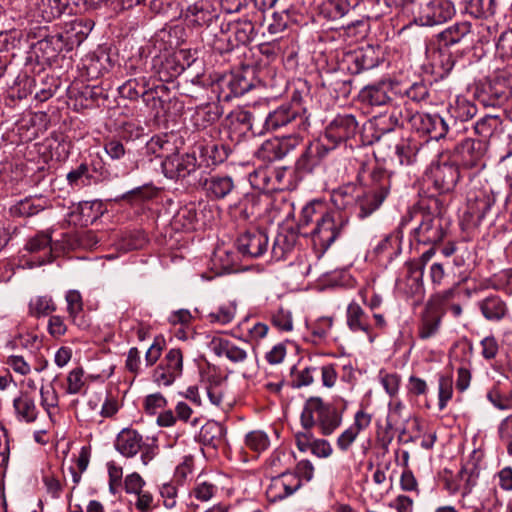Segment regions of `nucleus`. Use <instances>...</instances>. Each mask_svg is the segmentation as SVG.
<instances>
[{"instance_id":"nucleus-1","label":"nucleus","mask_w":512,"mask_h":512,"mask_svg":"<svg viewBox=\"0 0 512 512\" xmlns=\"http://www.w3.org/2000/svg\"><path fill=\"white\" fill-rule=\"evenodd\" d=\"M443 211L444 206L439 198L422 199L403 216L400 227L415 221L418 225L413 229L414 240L424 245H436L443 240L447 231Z\"/></svg>"},{"instance_id":"nucleus-2","label":"nucleus","mask_w":512,"mask_h":512,"mask_svg":"<svg viewBox=\"0 0 512 512\" xmlns=\"http://www.w3.org/2000/svg\"><path fill=\"white\" fill-rule=\"evenodd\" d=\"M344 410L345 406L338 409L320 397H310L300 416L301 425L305 430L317 427L322 435L329 436L341 426Z\"/></svg>"},{"instance_id":"nucleus-3","label":"nucleus","mask_w":512,"mask_h":512,"mask_svg":"<svg viewBox=\"0 0 512 512\" xmlns=\"http://www.w3.org/2000/svg\"><path fill=\"white\" fill-rule=\"evenodd\" d=\"M390 174L379 167L370 172V182L360 186L358 204L360 218H365L376 211L390 192Z\"/></svg>"},{"instance_id":"nucleus-4","label":"nucleus","mask_w":512,"mask_h":512,"mask_svg":"<svg viewBox=\"0 0 512 512\" xmlns=\"http://www.w3.org/2000/svg\"><path fill=\"white\" fill-rule=\"evenodd\" d=\"M219 135L217 127H208L202 134L197 135L194 130V148L198 151V157L194 154V166L197 164L198 168L210 169L226 160L228 153L219 142Z\"/></svg>"},{"instance_id":"nucleus-5","label":"nucleus","mask_w":512,"mask_h":512,"mask_svg":"<svg viewBox=\"0 0 512 512\" xmlns=\"http://www.w3.org/2000/svg\"><path fill=\"white\" fill-rule=\"evenodd\" d=\"M407 122L412 130L420 135L428 136L431 140L453 138V125L450 120L439 114L424 112L412 113L406 109Z\"/></svg>"},{"instance_id":"nucleus-6","label":"nucleus","mask_w":512,"mask_h":512,"mask_svg":"<svg viewBox=\"0 0 512 512\" xmlns=\"http://www.w3.org/2000/svg\"><path fill=\"white\" fill-rule=\"evenodd\" d=\"M412 10L413 22L420 26H436L451 20L455 6L451 0H418Z\"/></svg>"},{"instance_id":"nucleus-7","label":"nucleus","mask_w":512,"mask_h":512,"mask_svg":"<svg viewBox=\"0 0 512 512\" xmlns=\"http://www.w3.org/2000/svg\"><path fill=\"white\" fill-rule=\"evenodd\" d=\"M451 295L452 291L448 290L432 296L427 301L417 326V335L421 340H428L438 334L445 313L444 303Z\"/></svg>"},{"instance_id":"nucleus-8","label":"nucleus","mask_w":512,"mask_h":512,"mask_svg":"<svg viewBox=\"0 0 512 512\" xmlns=\"http://www.w3.org/2000/svg\"><path fill=\"white\" fill-rule=\"evenodd\" d=\"M347 223L348 220L339 212L328 211L317 225L304 234H309L313 244L326 251L341 236Z\"/></svg>"},{"instance_id":"nucleus-9","label":"nucleus","mask_w":512,"mask_h":512,"mask_svg":"<svg viewBox=\"0 0 512 512\" xmlns=\"http://www.w3.org/2000/svg\"><path fill=\"white\" fill-rule=\"evenodd\" d=\"M198 352L210 349L215 355L221 357L225 356L230 362L234 364H243L248 359V351L245 346H248V341H243L239 345L226 338H221L214 335H199L197 339Z\"/></svg>"},{"instance_id":"nucleus-10","label":"nucleus","mask_w":512,"mask_h":512,"mask_svg":"<svg viewBox=\"0 0 512 512\" xmlns=\"http://www.w3.org/2000/svg\"><path fill=\"white\" fill-rule=\"evenodd\" d=\"M309 125V115H300L298 108L294 109L293 106L285 104L271 111L263 119V130L266 131H276L284 127L306 131Z\"/></svg>"},{"instance_id":"nucleus-11","label":"nucleus","mask_w":512,"mask_h":512,"mask_svg":"<svg viewBox=\"0 0 512 512\" xmlns=\"http://www.w3.org/2000/svg\"><path fill=\"white\" fill-rule=\"evenodd\" d=\"M358 122L352 114H338L325 128L320 138L334 151L342 143L355 137Z\"/></svg>"},{"instance_id":"nucleus-12","label":"nucleus","mask_w":512,"mask_h":512,"mask_svg":"<svg viewBox=\"0 0 512 512\" xmlns=\"http://www.w3.org/2000/svg\"><path fill=\"white\" fill-rule=\"evenodd\" d=\"M487 147L488 142L484 140L466 138L454 148L453 160L464 169L481 167Z\"/></svg>"},{"instance_id":"nucleus-13","label":"nucleus","mask_w":512,"mask_h":512,"mask_svg":"<svg viewBox=\"0 0 512 512\" xmlns=\"http://www.w3.org/2000/svg\"><path fill=\"white\" fill-rule=\"evenodd\" d=\"M302 142V137L293 132L283 137H274L262 143L256 155L266 162H273L283 159L286 155L296 149Z\"/></svg>"},{"instance_id":"nucleus-14","label":"nucleus","mask_w":512,"mask_h":512,"mask_svg":"<svg viewBox=\"0 0 512 512\" xmlns=\"http://www.w3.org/2000/svg\"><path fill=\"white\" fill-rule=\"evenodd\" d=\"M251 74L249 69L235 71L225 74L218 79V89L220 90V98L229 102L235 97H240L253 87V79L248 78Z\"/></svg>"},{"instance_id":"nucleus-15","label":"nucleus","mask_w":512,"mask_h":512,"mask_svg":"<svg viewBox=\"0 0 512 512\" xmlns=\"http://www.w3.org/2000/svg\"><path fill=\"white\" fill-rule=\"evenodd\" d=\"M382 59V52L379 47L366 45L344 56V63L351 74H359L377 67Z\"/></svg>"},{"instance_id":"nucleus-16","label":"nucleus","mask_w":512,"mask_h":512,"mask_svg":"<svg viewBox=\"0 0 512 512\" xmlns=\"http://www.w3.org/2000/svg\"><path fill=\"white\" fill-rule=\"evenodd\" d=\"M199 386L194 387V404L201 403V390L214 405L222 401V378L217 374L215 367L207 365L199 368Z\"/></svg>"},{"instance_id":"nucleus-17","label":"nucleus","mask_w":512,"mask_h":512,"mask_svg":"<svg viewBox=\"0 0 512 512\" xmlns=\"http://www.w3.org/2000/svg\"><path fill=\"white\" fill-rule=\"evenodd\" d=\"M333 151L320 137L310 142L295 162L298 173H312Z\"/></svg>"},{"instance_id":"nucleus-18","label":"nucleus","mask_w":512,"mask_h":512,"mask_svg":"<svg viewBox=\"0 0 512 512\" xmlns=\"http://www.w3.org/2000/svg\"><path fill=\"white\" fill-rule=\"evenodd\" d=\"M216 100H222L218 89V79H214L205 71L201 73L197 71L194 76V103L196 106L209 107L216 105Z\"/></svg>"},{"instance_id":"nucleus-19","label":"nucleus","mask_w":512,"mask_h":512,"mask_svg":"<svg viewBox=\"0 0 512 512\" xmlns=\"http://www.w3.org/2000/svg\"><path fill=\"white\" fill-rule=\"evenodd\" d=\"M430 178L439 193L451 192L460 179V167L454 160L439 163L431 169Z\"/></svg>"},{"instance_id":"nucleus-20","label":"nucleus","mask_w":512,"mask_h":512,"mask_svg":"<svg viewBox=\"0 0 512 512\" xmlns=\"http://www.w3.org/2000/svg\"><path fill=\"white\" fill-rule=\"evenodd\" d=\"M236 247L244 258L260 257L267 250L268 236L262 230H248L237 238Z\"/></svg>"},{"instance_id":"nucleus-21","label":"nucleus","mask_w":512,"mask_h":512,"mask_svg":"<svg viewBox=\"0 0 512 512\" xmlns=\"http://www.w3.org/2000/svg\"><path fill=\"white\" fill-rule=\"evenodd\" d=\"M234 188V182L230 176L199 175L194 190L202 191L207 197L222 199Z\"/></svg>"},{"instance_id":"nucleus-22","label":"nucleus","mask_w":512,"mask_h":512,"mask_svg":"<svg viewBox=\"0 0 512 512\" xmlns=\"http://www.w3.org/2000/svg\"><path fill=\"white\" fill-rule=\"evenodd\" d=\"M215 12L216 10L211 0H196L194 2V25H206V27L199 33L201 41L204 43V47H212L214 33L210 31L209 27L210 23L216 17Z\"/></svg>"},{"instance_id":"nucleus-23","label":"nucleus","mask_w":512,"mask_h":512,"mask_svg":"<svg viewBox=\"0 0 512 512\" xmlns=\"http://www.w3.org/2000/svg\"><path fill=\"white\" fill-rule=\"evenodd\" d=\"M299 490V480L289 472H283L273 477L266 489V495L270 502L281 501Z\"/></svg>"},{"instance_id":"nucleus-24","label":"nucleus","mask_w":512,"mask_h":512,"mask_svg":"<svg viewBox=\"0 0 512 512\" xmlns=\"http://www.w3.org/2000/svg\"><path fill=\"white\" fill-rule=\"evenodd\" d=\"M222 438V427L215 421H208L202 425L195 439L200 444V452L204 459L215 455V451Z\"/></svg>"},{"instance_id":"nucleus-25","label":"nucleus","mask_w":512,"mask_h":512,"mask_svg":"<svg viewBox=\"0 0 512 512\" xmlns=\"http://www.w3.org/2000/svg\"><path fill=\"white\" fill-rule=\"evenodd\" d=\"M507 88L500 79L489 80L477 89V97L484 106H499L508 98Z\"/></svg>"},{"instance_id":"nucleus-26","label":"nucleus","mask_w":512,"mask_h":512,"mask_svg":"<svg viewBox=\"0 0 512 512\" xmlns=\"http://www.w3.org/2000/svg\"><path fill=\"white\" fill-rule=\"evenodd\" d=\"M393 83L389 80L367 85L360 91L362 102L371 106H383L391 101Z\"/></svg>"},{"instance_id":"nucleus-27","label":"nucleus","mask_w":512,"mask_h":512,"mask_svg":"<svg viewBox=\"0 0 512 512\" xmlns=\"http://www.w3.org/2000/svg\"><path fill=\"white\" fill-rule=\"evenodd\" d=\"M143 437L136 430L122 429L115 439V449L124 457L132 458L142 451Z\"/></svg>"},{"instance_id":"nucleus-28","label":"nucleus","mask_w":512,"mask_h":512,"mask_svg":"<svg viewBox=\"0 0 512 512\" xmlns=\"http://www.w3.org/2000/svg\"><path fill=\"white\" fill-rule=\"evenodd\" d=\"M472 25L470 22H457L445 30L441 31L437 37L439 43L444 47H450L455 44L463 43L470 38L472 34Z\"/></svg>"},{"instance_id":"nucleus-29","label":"nucleus","mask_w":512,"mask_h":512,"mask_svg":"<svg viewBox=\"0 0 512 512\" xmlns=\"http://www.w3.org/2000/svg\"><path fill=\"white\" fill-rule=\"evenodd\" d=\"M190 164L191 160L188 154H173L167 156L162 162V169L164 174L171 179L186 178L191 172Z\"/></svg>"},{"instance_id":"nucleus-30","label":"nucleus","mask_w":512,"mask_h":512,"mask_svg":"<svg viewBox=\"0 0 512 512\" xmlns=\"http://www.w3.org/2000/svg\"><path fill=\"white\" fill-rule=\"evenodd\" d=\"M13 407L19 421L25 423H33L36 421L39 412L34 398L28 392H21L20 395L13 400Z\"/></svg>"},{"instance_id":"nucleus-31","label":"nucleus","mask_w":512,"mask_h":512,"mask_svg":"<svg viewBox=\"0 0 512 512\" xmlns=\"http://www.w3.org/2000/svg\"><path fill=\"white\" fill-rule=\"evenodd\" d=\"M67 313L72 324L80 329L89 327V321L83 315V300L79 291L69 290L66 293Z\"/></svg>"},{"instance_id":"nucleus-32","label":"nucleus","mask_w":512,"mask_h":512,"mask_svg":"<svg viewBox=\"0 0 512 512\" xmlns=\"http://www.w3.org/2000/svg\"><path fill=\"white\" fill-rule=\"evenodd\" d=\"M360 186L354 183H347L333 190L331 201L339 210H345L352 206H357Z\"/></svg>"},{"instance_id":"nucleus-33","label":"nucleus","mask_w":512,"mask_h":512,"mask_svg":"<svg viewBox=\"0 0 512 512\" xmlns=\"http://www.w3.org/2000/svg\"><path fill=\"white\" fill-rule=\"evenodd\" d=\"M395 154L401 165H411L422 160V145L412 139H401L396 144Z\"/></svg>"},{"instance_id":"nucleus-34","label":"nucleus","mask_w":512,"mask_h":512,"mask_svg":"<svg viewBox=\"0 0 512 512\" xmlns=\"http://www.w3.org/2000/svg\"><path fill=\"white\" fill-rule=\"evenodd\" d=\"M477 107L474 103L464 98H458L454 105L449 108V118L453 125V137L457 132V122H466L472 119L477 114Z\"/></svg>"},{"instance_id":"nucleus-35","label":"nucleus","mask_w":512,"mask_h":512,"mask_svg":"<svg viewBox=\"0 0 512 512\" xmlns=\"http://www.w3.org/2000/svg\"><path fill=\"white\" fill-rule=\"evenodd\" d=\"M406 269V293L415 296L423 293V264L421 261H409Z\"/></svg>"},{"instance_id":"nucleus-36","label":"nucleus","mask_w":512,"mask_h":512,"mask_svg":"<svg viewBox=\"0 0 512 512\" xmlns=\"http://www.w3.org/2000/svg\"><path fill=\"white\" fill-rule=\"evenodd\" d=\"M479 308L483 316L490 321H500L508 312L506 303L498 295H490L483 299L479 303Z\"/></svg>"},{"instance_id":"nucleus-37","label":"nucleus","mask_w":512,"mask_h":512,"mask_svg":"<svg viewBox=\"0 0 512 512\" xmlns=\"http://www.w3.org/2000/svg\"><path fill=\"white\" fill-rule=\"evenodd\" d=\"M51 236L47 233H38L31 238L26 244V249L30 253H41L38 257V265H43L51 262L52 251H51Z\"/></svg>"},{"instance_id":"nucleus-38","label":"nucleus","mask_w":512,"mask_h":512,"mask_svg":"<svg viewBox=\"0 0 512 512\" xmlns=\"http://www.w3.org/2000/svg\"><path fill=\"white\" fill-rule=\"evenodd\" d=\"M325 204L322 201H312L306 204L300 214L298 227L299 229H306L310 225H317L328 212Z\"/></svg>"},{"instance_id":"nucleus-39","label":"nucleus","mask_w":512,"mask_h":512,"mask_svg":"<svg viewBox=\"0 0 512 512\" xmlns=\"http://www.w3.org/2000/svg\"><path fill=\"white\" fill-rule=\"evenodd\" d=\"M217 105L195 106L194 111V130L197 134H202L208 127H216L215 121L218 119Z\"/></svg>"},{"instance_id":"nucleus-40","label":"nucleus","mask_w":512,"mask_h":512,"mask_svg":"<svg viewBox=\"0 0 512 512\" xmlns=\"http://www.w3.org/2000/svg\"><path fill=\"white\" fill-rule=\"evenodd\" d=\"M347 325L353 332L370 333L371 326L368 321V316L356 302H351L347 307Z\"/></svg>"},{"instance_id":"nucleus-41","label":"nucleus","mask_w":512,"mask_h":512,"mask_svg":"<svg viewBox=\"0 0 512 512\" xmlns=\"http://www.w3.org/2000/svg\"><path fill=\"white\" fill-rule=\"evenodd\" d=\"M88 377L82 367L73 368L67 375L65 392L70 395L85 394Z\"/></svg>"},{"instance_id":"nucleus-42","label":"nucleus","mask_w":512,"mask_h":512,"mask_svg":"<svg viewBox=\"0 0 512 512\" xmlns=\"http://www.w3.org/2000/svg\"><path fill=\"white\" fill-rule=\"evenodd\" d=\"M238 254V251L219 248L214 254V264H219L223 273L238 272L241 269Z\"/></svg>"},{"instance_id":"nucleus-43","label":"nucleus","mask_w":512,"mask_h":512,"mask_svg":"<svg viewBox=\"0 0 512 512\" xmlns=\"http://www.w3.org/2000/svg\"><path fill=\"white\" fill-rule=\"evenodd\" d=\"M502 119L498 115L487 114L474 124L475 133L481 137L480 140L488 142V139L501 127Z\"/></svg>"},{"instance_id":"nucleus-44","label":"nucleus","mask_w":512,"mask_h":512,"mask_svg":"<svg viewBox=\"0 0 512 512\" xmlns=\"http://www.w3.org/2000/svg\"><path fill=\"white\" fill-rule=\"evenodd\" d=\"M260 197L255 193H247L235 205V213L243 220H250L259 212Z\"/></svg>"},{"instance_id":"nucleus-45","label":"nucleus","mask_w":512,"mask_h":512,"mask_svg":"<svg viewBox=\"0 0 512 512\" xmlns=\"http://www.w3.org/2000/svg\"><path fill=\"white\" fill-rule=\"evenodd\" d=\"M465 12L474 18H487L496 12L495 0H465Z\"/></svg>"},{"instance_id":"nucleus-46","label":"nucleus","mask_w":512,"mask_h":512,"mask_svg":"<svg viewBox=\"0 0 512 512\" xmlns=\"http://www.w3.org/2000/svg\"><path fill=\"white\" fill-rule=\"evenodd\" d=\"M494 203L495 200L490 195L482 194L476 197L475 202L469 206L468 210V213L474 219L475 225H480Z\"/></svg>"},{"instance_id":"nucleus-47","label":"nucleus","mask_w":512,"mask_h":512,"mask_svg":"<svg viewBox=\"0 0 512 512\" xmlns=\"http://www.w3.org/2000/svg\"><path fill=\"white\" fill-rule=\"evenodd\" d=\"M192 315L188 309H179L173 312L169 317V323L176 327L175 336L180 340H186L188 338L187 330L190 327V321Z\"/></svg>"},{"instance_id":"nucleus-48","label":"nucleus","mask_w":512,"mask_h":512,"mask_svg":"<svg viewBox=\"0 0 512 512\" xmlns=\"http://www.w3.org/2000/svg\"><path fill=\"white\" fill-rule=\"evenodd\" d=\"M44 209L41 199L38 198H25L11 207L10 211L13 216L17 217H30L36 215Z\"/></svg>"},{"instance_id":"nucleus-49","label":"nucleus","mask_w":512,"mask_h":512,"mask_svg":"<svg viewBox=\"0 0 512 512\" xmlns=\"http://www.w3.org/2000/svg\"><path fill=\"white\" fill-rule=\"evenodd\" d=\"M233 34L235 36V40L237 45H247L249 44L255 34V28L252 21L248 19L237 20L232 24Z\"/></svg>"},{"instance_id":"nucleus-50","label":"nucleus","mask_w":512,"mask_h":512,"mask_svg":"<svg viewBox=\"0 0 512 512\" xmlns=\"http://www.w3.org/2000/svg\"><path fill=\"white\" fill-rule=\"evenodd\" d=\"M56 310V305L49 296H37L29 303V312L35 317L51 314Z\"/></svg>"},{"instance_id":"nucleus-51","label":"nucleus","mask_w":512,"mask_h":512,"mask_svg":"<svg viewBox=\"0 0 512 512\" xmlns=\"http://www.w3.org/2000/svg\"><path fill=\"white\" fill-rule=\"evenodd\" d=\"M272 325L282 332L293 330V317L291 311L280 307L270 315Z\"/></svg>"},{"instance_id":"nucleus-52","label":"nucleus","mask_w":512,"mask_h":512,"mask_svg":"<svg viewBox=\"0 0 512 512\" xmlns=\"http://www.w3.org/2000/svg\"><path fill=\"white\" fill-rule=\"evenodd\" d=\"M45 2V0H42ZM47 7L42 10V16L46 21L60 17L62 14L71 13L69 0H46Z\"/></svg>"},{"instance_id":"nucleus-53","label":"nucleus","mask_w":512,"mask_h":512,"mask_svg":"<svg viewBox=\"0 0 512 512\" xmlns=\"http://www.w3.org/2000/svg\"><path fill=\"white\" fill-rule=\"evenodd\" d=\"M351 8H353V5L349 0H327L323 11L330 19L335 20L345 16Z\"/></svg>"},{"instance_id":"nucleus-54","label":"nucleus","mask_w":512,"mask_h":512,"mask_svg":"<svg viewBox=\"0 0 512 512\" xmlns=\"http://www.w3.org/2000/svg\"><path fill=\"white\" fill-rule=\"evenodd\" d=\"M245 444L255 452H262L269 447L270 440L264 431L254 430L246 435Z\"/></svg>"},{"instance_id":"nucleus-55","label":"nucleus","mask_w":512,"mask_h":512,"mask_svg":"<svg viewBox=\"0 0 512 512\" xmlns=\"http://www.w3.org/2000/svg\"><path fill=\"white\" fill-rule=\"evenodd\" d=\"M235 315L236 305L234 303H229L227 305L220 306L216 312L209 313L208 318L211 323L226 325L233 321Z\"/></svg>"},{"instance_id":"nucleus-56","label":"nucleus","mask_w":512,"mask_h":512,"mask_svg":"<svg viewBox=\"0 0 512 512\" xmlns=\"http://www.w3.org/2000/svg\"><path fill=\"white\" fill-rule=\"evenodd\" d=\"M40 403L42 408L50 415L51 410L58 407L59 395L52 385L40 388Z\"/></svg>"},{"instance_id":"nucleus-57","label":"nucleus","mask_w":512,"mask_h":512,"mask_svg":"<svg viewBox=\"0 0 512 512\" xmlns=\"http://www.w3.org/2000/svg\"><path fill=\"white\" fill-rule=\"evenodd\" d=\"M170 150H172L171 144L166 139V136L152 137L146 144L147 154L154 155L157 158H166L165 153Z\"/></svg>"},{"instance_id":"nucleus-58","label":"nucleus","mask_w":512,"mask_h":512,"mask_svg":"<svg viewBox=\"0 0 512 512\" xmlns=\"http://www.w3.org/2000/svg\"><path fill=\"white\" fill-rule=\"evenodd\" d=\"M237 120L238 122L245 124L248 130L252 131L254 134H261L263 132V119L253 111H240L237 114Z\"/></svg>"},{"instance_id":"nucleus-59","label":"nucleus","mask_w":512,"mask_h":512,"mask_svg":"<svg viewBox=\"0 0 512 512\" xmlns=\"http://www.w3.org/2000/svg\"><path fill=\"white\" fill-rule=\"evenodd\" d=\"M164 367L178 377L182 372V353L179 349H171L162 362Z\"/></svg>"},{"instance_id":"nucleus-60","label":"nucleus","mask_w":512,"mask_h":512,"mask_svg":"<svg viewBox=\"0 0 512 512\" xmlns=\"http://www.w3.org/2000/svg\"><path fill=\"white\" fill-rule=\"evenodd\" d=\"M197 485L194 488V496L201 501H208L217 491V487L208 480H203L201 475L196 479Z\"/></svg>"},{"instance_id":"nucleus-61","label":"nucleus","mask_w":512,"mask_h":512,"mask_svg":"<svg viewBox=\"0 0 512 512\" xmlns=\"http://www.w3.org/2000/svg\"><path fill=\"white\" fill-rule=\"evenodd\" d=\"M291 475L296 476L299 480V489L302 487V483L309 482L314 477V466L309 460L299 461L293 472H289Z\"/></svg>"},{"instance_id":"nucleus-62","label":"nucleus","mask_w":512,"mask_h":512,"mask_svg":"<svg viewBox=\"0 0 512 512\" xmlns=\"http://www.w3.org/2000/svg\"><path fill=\"white\" fill-rule=\"evenodd\" d=\"M439 409L443 410L448 401L452 398V378L448 376H440L439 378Z\"/></svg>"},{"instance_id":"nucleus-63","label":"nucleus","mask_w":512,"mask_h":512,"mask_svg":"<svg viewBox=\"0 0 512 512\" xmlns=\"http://www.w3.org/2000/svg\"><path fill=\"white\" fill-rule=\"evenodd\" d=\"M404 95L413 102L420 103L428 98L429 89L423 82H416L405 90Z\"/></svg>"},{"instance_id":"nucleus-64","label":"nucleus","mask_w":512,"mask_h":512,"mask_svg":"<svg viewBox=\"0 0 512 512\" xmlns=\"http://www.w3.org/2000/svg\"><path fill=\"white\" fill-rule=\"evenodd\" d=\"M496 48L500 57L512 58V29L501 33Z\"/></svg>"}]
</instances>
